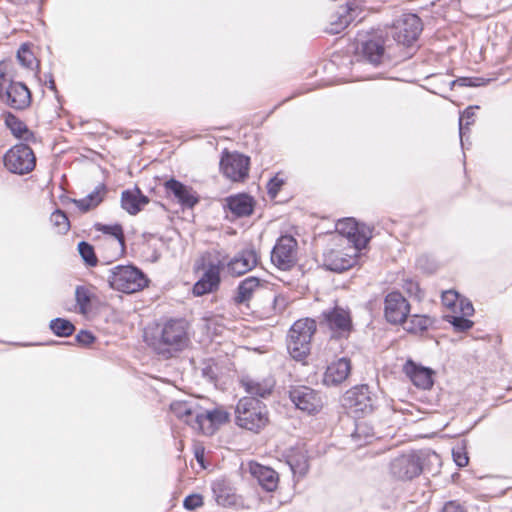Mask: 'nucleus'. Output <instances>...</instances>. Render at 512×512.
Segmentation results:
<instances>
[{
	"mask_svg": "<svg viewBox=\"0 0 512 512\" xmlns=\"http://www.w3.org/2000/svg\"><path fill=\"white\" fill-rule=\"evenodd\" d=\"M189 344L188 327L184 320L170 319L158 326L153 346L165 358L184 350Z\"/></svg>",
	"mask_w": 512,
	"mask_h": 512,
	"instance_id": "nucleus-1",
	"label": "nucleus"
},
{
	"mask_svg": "<svg viewBox=\"0 0 512 512\" xmlns=\"http://www.w3.org/2000/svg\"><path fill=\"white\" fill-rule=\"evenodd\" d=\"M107 281L112 289L127 294L138 292L148 285L144 273L133 265H117L111 268Z\"/></svg>",
	"mask_w": 512,
	"mask_h": 512,
	"instance_id": "nucleus-2",
	"label": "nucleus"
},
{
	"mask_svg": "<svg viewBox=\"0 0 512 512\" xmlns=\"http://www.w3.org/2000/svg\"><path fill=\"white\" fill-rule=\"evenodd\" d=\"M236 423L244 429L259 432L268 423L266 406L256 398L243 397L236 406Z\"/></svg>",
	"mask_w": 512,
	"mask_h": 512,
	"instance_id": "nucleus-3",
	"label": "nucleus"
},
{
	"mask_svg": "<svg viewBox=\"0 0 512 512\" xmlns=\"http://www.w3.org/2000/svg\"><path fill=\"white\" fill-rule=\"evenodd\" d=\"M337 238L339 246H343L346 241L349 246L363 249L371 238V230L364 224H359L353 218L338 220L336 223Z\"/></svg>",
	"mask_w": 512,
	"mask_h": 512,
	"instance_id": "nucleus-4",
	"label": "nucleus"
},
{
	"mask_svg": "<svg viewBox=\"0 0 512 512\" xmlns=\"http://www.w3.org/2000/svg\"><path fill=\"white\" fill-rule=\"evenodd\" d=\"M4 164L10 172L23 175L34 169L36 158L28 145L18 144L5 154Z\"/></svg>",
	"mask_w": 512,
	"mask_h": 512,
	"instance_id": "nucleus-5",
	"label": "nucleus"
},
{
	"mask_svg": "<svg viewBox=\"0 0 512 512\" xmlns=\"http://www.w3.org/2000/svg\"><path fill=\"white\" fill-rule=\"evenodd\" d=\"M423 459L420 454L410 452L394 458L389 465L392 477L397 480H411L421 474Z\"/></svg>",
	"mask_w": 512,
	"mask_h": 512,
	"instance_id": "nucleus-6",
	"label": "nucleus"
},
{
	"mask_svg": "<svg viewBox=\"0 0 512 512\" xmlns=\"http://www.w3.org/2000/svg\"><path fill=\"white\" fill-rule=\"evenodd\" d=\"M360 250L352 246L327 249L323 253V266L334 272L347 270L356 263Z\"/></svg>",
	"mask_w": 512,
	"mask_h": 512,
	"instance_id": "nucleus-7",
	"label": "nucleus"
},
{
	"mask_svg": "<svg viewBox=\"0 0 512 512\" xmlns=\"http://www.w3.org/2000/svg\"><path fill=\"white\" fill-rule=\"evenodd\" d=\"M343 406L355 417L369 414L373 411V400L367 385L349 389L343 397Z\"/></svg>",
	"mask_w": 512,
	"mask_h": 512,
	"instance_id": "nucleus-8",
	"label": "nucleus"
},
{
	"mask_svg": "<svg viewBox=\"0 0 512 512\" xmlns=\"http://www.w3.org/2000/svg\"><path fill=\"white\" fill-rule=\"evenodd\" d=\"M421 31V19L415 14H406L394 23L392 36L399 44L411 46L418 39Z\"/></svg>",
	"mask_w": 512,
	"mask_h": 512,
	"instance_id": "nucleus-9",
	"label": "nucleus"
},
{
	"mask_svg": "<svg viewBox=\"0 0 512 512\" xmlns=\"http://www.w3.org/2000/svg\"><path fill=\"white\" fill-rule=\"evenodd\" d=\"M271 261L282 270L290 269L297 261V241L289 235L281 236L275 244Z\"/></svg>",
	"mask_w": 512,
	"mask_h": 512,
	"instance_id": "nucleus-10",
	"label": "nucleus"
},
{
	"mask_svg": "<svg viewBox=\"0 0 512 512\" xmlns=\"http://www.w3.org/2000/svg\"><path fill=\"white\" fill-rule=\"evenodd\" d=\"M250 159L239 153L226 152L220 161L223 174L234 182L244 181L248 177Z\"/></svg>",
	"mask_w": 512,
	"mask_h": 512,
	"instance_id": "nucleus-11",
	"label": "nucleus"
},
{
	"mask_svg": "<svg viewBox=\"0 0 512 512\" xmlns=\"http://www.w3.org/2000/svg\"><path fill=\"white\" fill-rule=\"evenodd\" d=\"M229 421V413L223 407L204 409L199 406L196 428L203 434L212 435L221 425Z\"/></svg>",
	"mask_w": 512,
	"mask_h": 512,
	"instance_id": "nucleus-12",
	"label": "nucleus"
},
{
	"mask_svg": "<svg viewBox=\"0 0 512 512\" xmlns=\"http://www.w3.org/2000/svg\"><path fill=\"white\" fill-rule=\"evenodd\" d=\"M410 305L406 298L397 291L387 294L384 300V316L391 324H402L408 317Z\"/></svg>",
	"mask_w": 512,
	"mask_h": 512,
	"instance_id": "nucleus-13",
	"label": "nucleus"
},
{
	"mask_svg": "<svg viewBox=\"0 0 512 512\" xmlns=\"http://www.w3.org/2000/svg\"><path fill=\"white\" fill-rule=\"evenodd\" d=\"M289 397L299 410L309 414L316 413L323 407L321 395L306 386L292 388Z\"/></svg>",
	"mask_w": 512,
	"mask_h": 512,
	"instance_id": "nucleus-14",
	"label": "nucleus"
},
{
	"mask_svg": "<svg viewBox=\"0 0 512 512\" xmlns=\"http://www.w3.org/2000/svg\"><path fill=\"white\" fill-rule=\"evenodd\" d=\"M0 100L13 109L24 110L31 104V93L22 82H11L6 85V89L0 95Z\"/></svg>",
	"mask_w": 512,
	"mask_h": 512,
	"instance_id": "nucleus-15",
	"label": "nucleus"
},
{
	"mask_svg": "<svg viewBox=\"0 0 512 512\" xmlns=\"http://www.w3.org/2000/svg\"><path fill=\"white\" fill-rule=\"evenodd\" d=\"M323 321L337 336H347L352 329L350 312L340 307L322 313Z\"/></svg>",
	"mask_w": 512,
	"mask_h": 512,
	"instance_id": "nucleus-16",
	"label": "nucleus"
},
{
	"mask_svg": "<svg viewBox=\"0 0 512 512\" xmlns=\"http://www.w3.org/2000/svg\"><path fill=\"white\" fill-rule=\"evenodd\" d=\"M258 262L259 257L254 249H244L228 262L227 270L233 276H241L256 267Z\"/></svg>",
	"mask_w": 512,
	"mask_h": 512,
	"instance_id": "nucleus-17",
	"label": "nucleus"
},
{
	"mask_svg": "<svg viewBox=\"0 0 512 512\" xmlns=\"http://www.w3.org/2000/svg\"><path fill=\"white\" fill-rule=\"evenodd\" d=\"M221 262L209 263L203 276L195 283L193 293L196 296L213 292L220 284Z\"/></svg>",
	"mask_w": 512,
	"mask_h": 512,
	"instance_id": "nucleus-18",
	"label": "nucleus"
},
{
	"mask_svg": "<svg viewBox=\"0 0 512 512\" xmlns=\"http://www.w3.org/2000/svg\"><path fill=\"white\" fill-rule=\"evenodd\" d=\"M403 371L416 387L426 390L433 386L435 372L432 369L408 360L403 366Z\"/></svg>",
	"mask_w": 512,
	"mask_h": 512,
	"instance_id": "nucleus-19",
	"label": "nucleus"
},
{
	"mask_svg": "<svg viewBox=\"0 0 512 512\" xmlns=\"http://www.w3.org/2000/svg\"><path fill=\"white\" fill-rule=\"evenodd\" d=\"M265 284L266 281L254 276L243 279L239 283L233 297L234 303L236 305L247 304L253 298L254 294L264 287Z\"/></svg>",
	"mask_w": 512,
	"mask_h": 512,
	"instance_id": "nucleus-20",
	"label": "nucleus"
},
{
	"mask_svg": "<svg viewBox=\"0 0 512 512\" xmlns=\"http://www.w3.org/2000/svg\"><path fill=\"white\" fill-rule=\"evenodd\" d=\"M351 371V363L347 358H341L331 363L325 373L323 382L327 386H336L347 379Z\"/></svg>",
	"mask_w": 512,
	"mask_h": 512,
	"instance_id": "nucleus-21",
	"label": "nucleus"
},
{
	"mask_svg": "<svg viewBox=\"0 0 512 512\" xmlns=\"http://www.w3.org/2000/svg\"><path fill=\"white\" fill-rule=\"evenodd\" d=\"M254 200L247 194H237L225 199V208L236 218L246 217L254 210Z\"/></svg>",
	"mask_w": 512,
	"mask_h": 512,
	"instance_id": "nucleus-22",
	"label": "nucleus"
},
{
	"mask_svg": "<svg viewBox=\"0 0 512 512\" xmlns=\"http://www.w3.org/2000/svg\"><path fill=\"white\" fill-rule=\"evenodd\" d=\"M199 406L194 401H174L170 410L175 417L195 429Z\"/></svg>",
	"mask_w": 512,
	"mask_h": 512,
	"instance_id": "nucleus-23",
	"label": "nucleus"
},
{
	"mask_svg": "<svg viewBox=\"0 0 512 512\" xmlns=\"http://www.w3.org/2000/svg\"><path fill=\"white\" fill-rule=\"evenodd\" d=\"M249 467L251 475L266 491L271 492L277 488L279 478L276 471L258 463H250Z\"/></svg>",
	"mask_w": 512,
	"mask_h": 512,
	"instance_id": "nucleus-24",
	"label": "nucleus"
},
{
	"mask_svg": "<svg viewBox=\"0 0 512 512\" xmlns=\"http://www.w3.org/2000/svg\"><path fill=\"white\" fill-rule=\"evenodd\" d=\"M165 188L168 193L173 194L186 207L192 208L198 202L193 190L175 179L166 181Z\"/></svg>",
	"mask_w": 512,
	"mask_h": 512,
	"instance_id": "nucleus-25",
	"label": "nucleus"
},
{
	"mask_svg": "<svg viewBox=\"0 0 512 512\" xmlns=\"http://www.w3.org/2000/svg\"><path fill=\"white\" fill-rule=\"evenodd\" d=\"M149 199L143 195L140 189L126 190L122 192L121 205L131 215L139 213L143 206L148 204Z\"/></svg>",
	"mask_w": 512,
	"mask_h": 512,
	"instance_id": "nucleus-26",
	"label": "nucleus"
},
{
	"mask_svg": "<svg viewBox=\"0 0 512 512\" xmlns=\"http://www.w3.org/2000/svg\"><path fill=\"white\" fill-rule=\"evenodd\" d=\"M96 230L103 232L107 236L105 241L113 246L115 254L120 255L125 248L124 233L121 225H103L96 224Z\"/></svg>",
	"mask_w": 512,
	"mask_h": 512,
	"instance_id": "nucleus-27",
	"label": "nucleus"
},
{
	"mask_svg": "<svg viewBox=\"0 0 512 512\" xmlns=\"http://www.w3.org/2000/svg\"><path fill=\"white\" fill-rule=\"evenodd\" d=\"M241 384L251 397L255 398L258 396L264 398L272 393L275 381L272 378L255 380L245 377L241 380Z\"/></svg>",
	"mask_w": 512,
	"mask_h": 512,
	"instance_id": "nucleus-28",
	"label": "nucleus"
},
{
	"mask_svg": "<svg viewBox=\"0 0 512 512\" xmlns=\"http://www.w3.org/2000/svg\"><path fill=\"white\" fill-rule=\"evenodd\" d=\"M316 332V322L311 318L299 319L291 326L288 336L298 341L311 344V339Z\"/></svg>",
	"mask_w": 512,
	"mask_h": 512,
	"instance_id": "nucleus-29",
	"label": "nucleus"
},
{
	"mask_svg": "<svg viewBox=\"0 0 512 512\" xmlns=\"http://www.w3.org/2000/svg\"><path fill=\"white\" fill-rule=\"evenodd\" d=\"M364 58L373 65H379L384 56V47L381 39H370L361 45Z\"/></svg>",
	"mask_w": 512,
	"mask_h": 512,
	"instance_id": "nucleus-30",
	"label": "nucleus"
},
{
	"mask_svg": "<svg viewBox=\"0 0 512 512\" xmlns=\"http://www.w3.org/2000/svg\"><path fill=\"white\" fill-rule=\"evenodd\" d=\"M104 195V187H97L85 198L79 200L74 199L72 201L81 212H88L89 210L97 207L103 201Z\"/></svg>",
	"mask_w": 512,
	"mask_h": 512,
	"instance_id": "nucleus-31",
	"label": "nucleus"
},
{
	"mask_svg": "<svg viewBox=\"0 0 512 512\" xmlns=\"http://www.w3.org/2000/svg\"><path fill=\"white\" fill-rule=\"evenodd\" d=\"M433 321L430 317L425 315L414 314L409 318L407 317L404 322H402L403 327L406 331L410 333H421L428 329L431 326Z\"/></svg>",
	"mask_w": 512,
	"mask_h": 512,
	"instance_id": "nucleus-32",
	"label": "nucleus"
},
{
	"mask_svg": "<svg viewBox=\"0 0 512 512\" xmlns=\"http://www.w3.org/2000/svg\"><path fill=\"white\" fill-rule=\"evenodd\" d=\"M93 292L91 288L87 286H77L75 289V300L78 312L82 315H86L91 310V301L93 298Z\"/></svg>",
	"mask_w": 512,
	"mask_h": 512,
	"instance_id": "nucleus-33",
	"label": "nucleus"
},
{
	"mask_svg": "<svg viewBox=\"0 0 512 512\" xmlns=\"http://www.w3.org/2000/svg\"><path fill=\"white\" fill-rule=\"evenodd\" d=\"M287 349L291 357L297 361L304 360L310 353L311 344L307 342H300L288 336Z\"/></svg>",
	"mask_w": 512,
	"mask_h": 512,
	"instance_id": "nucleus-34",
	"label": "nucleus"
},
{
	"mask_svg": "<svg viewBox=\"0 0 512 512\" xmlns=\"http://www.w3.org/2000/svg\"><path fill=\"white\" fill-rule=\"evenodd\" d=\"M5 123L11 130L12 134L17 138L27 140L30 136H32V133L29 131L27 126L11 113L6 115Z\"/></svg>",
	"mask_w": 512,
	"mask_h": 512,
	"instance_id": "nucleus-35",
	"label": "nucleus"
},
{
	"mask_svg": "<svg viewBox=\"0 0 512 512\" xmlns=\"http://www.w3.org/2000/svg\"><path fill=\"white\" fill-rule=\"evenodd\" d=\"M16 77L17 74L14 63L11 60L0 61V95L3 94L6 85L15 82L14 79Z\"/></svg>",
	"mask_w": 512,
	"mask_h": 512,
	"instance_id": "nucleus-36",
	"label": "nucleus"
},
{
	"mask_svg": "<svg viewBox=\"0 0 512 512\" xmlns=\"http://www.w3.org/2000/svg\"><path fill=\"white\" fill-rule=\"evenodd\" d=\"M50 328L57 336L60 337L70 336L75 330L74 325L70 321L62 318L52 320L50 322Z\"/></svg>",
	"mask_w": 512,
	"mask_h": 512,
	"instance_id": "nucleus-37",
	"label": "nucleus"
},
{
	"mask_svg": "<svg viewBox=\"0 0 512 512\" xmlns=\"http://www.w3.org/2000/svg\"><path fill=\"white\" fill-rule=\"evenodd\" d=\"M467 316L463 315H456L454 314H447L444 316L445 320L453 325L456 331L462 332L466 331L473 326V322L466 318Z\"/></svg>",
	"mask_w": 512,
	"mask_h": 512,
	"instance_id": "nucleus-38",
	"label": "nucleus"
},
{
	"mask_svg": "<svg viewBox=\"0 0 512 512\" xmlns=\"http://www.w3.org/2000/svg\"><path fill=\"white\" fill-rule=\"evenodd\" d=\"M287 462L294 474L304 475L308 470V461L304 455H291Z\"/></svg>",
	"mask_w": 512,
	"mask_h": 512,
	"instance_id": "nucleus-39",
	"label": "nucleus"
},
{
	"mask_svg": "<svg viewBox=\"0 0 512 512\" xmlns=\"http://www.w3.org/2000/svg\"><path fill=\"white\" fill-rule=\"evenodd\" d=\"M50 221L59 233H66L70 228L68 217L61 210L54 211L50 216Z\"/></svg>",
	"mask_w": 512,
	"mask_h": 512,
	"instance_id": "nucleus-40",
	"label": "nucleus"
},
{
	"mask_svg": "<svg viewBox=\"0 0 512 512\" xmlns=\"http://www.w3.org/2000/svg\"><path fill=\"white\" fill-rule=\"evenodd\" d=\"M78 251L87 265L96 266L97 257L95 256L94 248L90 244L84 241L80 242L78 244Z\"/></svg>",
	"mask_w": 512,
	"mask_h": 512,
	"instance_id": "nucleus-41",
	"label": "nucleus"
},
{
	"mask_svg": "<svg viewBox=\"0 0 512 512\" xmlns=\"http://www.w3.org/2000/svg\"><path fill=\"white\" fill-rule=\"evenodd\" d=\"M17 59L20 64L25 68H33L36 63V58L32 51L26 46L22 45L17 52Z\"/></svg>",
	"mask_w": 512,
	"mask_h": 512,
	"instance_id": "nucleus-42",
	"label": "nucleus"
},
{
	"mask_svg": "<svg viewBox=\"0 0 512 512\" xmlns=\"http://www.w3.org/2000/svg\"><path fill=\"white\" fill-rule=\"evenodd\" d=\"M474 107H468L464 110V112L461 114L459 119V133L460 137L462 138L464 134V130L468 129V127L473 124L474 122Z\"/></svg>",
	"mask_w": 512,
	"mask_h": 512,
	"instance_id": "nucleus-43",
	"label": "nucleus"
},
{
	"mask_svg": "<svg viewBox=\"0 0 512 512\" xmlns=\"http://www.w3.org/2000/svg\"><path fill=\"white\" fill-rule=\"evenodd\" d=\"M459 294L454 290H448L442 293V303L453 310V313H456Z\"/></svg>",
	"mask_w": 512,
	"mask_h": 512,
	"instance_id": "nucleus-44",
	"label": "nucleus"
},
{
	"mask_svg": "<svg viewBox=\"0 0 512 512\" xmlns=\"http://www.w3.org/2000/svg\"><path fill=\"white\" fill-rule=\"evenodd\" d=\"M350 21L351 17L348 14H340L338 21L331 23L330 32L335 34L339 33L349 25Z\"/></svg>",
	"mask_w": 512,
	"mask_h": 512,
	"instance_id": "nucleus-45",
	"label": "nucleus"
},
{
	"mask_svg": "<svg viewBox=\"0 0 512 512\" xmlns=\"http://www.w3.org/2000/svg\"><path fill=\"white\" fill-rule=\"evenodd\" d=\"M372 436H373V433L368 431V428L364 422H360V423L356 424L355 431L352 434V437L355 440H358L361 437H364L366 443L368 442L369 438H371Z\"/></svg>",
	"mask_w": 512,
	"mask_h": 512,
	"instance_id": "nucleus-46",
	"label": "nucleus"
},
{
	"mask_svg": "<svg viewBox=\"0 0 512 512\" xmlns=\"http://www.w3.org/2000/svg\"><path fill=\"white\" fill-rule=\"evenodd\" d=\"M284 184V180L280 178L278 175L270 179L267 185L268 194L275 198L280 191L282 185Z\"/></svg>",
	"mask_w": 512,
	"mask_h": 512,
	"instance_id": "nucleus-47",
	"label": "nucleus"
},
{
	"mask_svg": "<svg viewBox=\"0 0 512 512\" xmlns=\"http://www.w3.org/2000/svg\"><path fill=\"white\" fill-rule=\"evenodd\" d=\"M203 505V498L199 494H192L184 499V507L188 510H195Z\"/></svg>",
	"mask_w": 512,
	"mask_h": 512,
	"instance_id": "nucleus-48",
	"label": "nucleus"
},
{
	"mask_svg": "<svg viewBox=\"0 0 512 512\" xmlns=\"http://www.w3.org/2000/svg\"><path fill=\"white\" fill-rule=\"evenodd\" d=\"M288 303V299L284 295L279 294L274 298L273 309L276 313H282L287 308Z\"/></svg>",
	"mask_w": 512,
	"mask_h": 512,
	"instance_id": "nucleus-49",
	"label": "nucleus"
},
{
	"mask_svg": "<svg viewBox=\"0 0 512 512\" xmlns=\"http://www.w3.org/2000/svg\"><path fill=\"white\" fill-rule=\"evenodd\" d=\"M457 307H459V313L463 316H471L474 313L473 305L468 300L459 298Z\"/></svg>",
	"mask_w": 512,
	"mask_h": 512,
	"instance_id": "nucleus-50",
	"label": "nucleus"
},
{
	"mask_svg": "<svg viewBox=\"0 0 512 512\" xmlns=\"http://www.w3.org/2000/svg\"><path fill=\"white\" fill-rule=\"evenodd\" d=\"M95 340V337L92 335V333L86 331V330H81L77 335H76V341L84 346H88L90 344H92Z\"/></svg>",
	"mask_w": 512,
	"mask_h": 512,
	"instance_id": "nucleus-51",
	"label": "nucleus"
},
{
	"mask_svg": "<svg viewBox=\"0 0 512 512\" xmlns=\"http://www.w3.org/2000/svg\"><path fill=\"white\" fill-rule=\"evenodd\" d=\"M453 458L459 467H464L469 462L468 456L461 451H453Z\"/></svg>",
	"mask_w": 512,
	"mask_h": 512,
	"instance_id": "nucleus-52",
	"label": "nucleus"
},
{
	"mask_svg": "<svg viewBox=\"0 0 512 512\" xmlns=\"http://www.w3.org/2000/svg\"><path fill=\"white\" fill-rule=\"evenodd\" d=\"M441 512H463V509L458 503L450 501L444 505Z\"/></svg>",
	"mask_w": 512,
	"mask_h": 512,
	"instance_id": "nucleus-53",
	"label": "nucleus"
},
{
	"mask_svg": "<svg viewBox=\"0 0 512 512\" xmlns=\"http://www.w3.org/2000/svg\"><path fill=\"white\" fill-rule=\"evenodd\" d=\"M453 83L454 84H458L460 86H478L479 85L473 79L465 78V77L464 78H459L456 81H454Z\"/></svg>",
	"mask_w": 512,
	"mask_h": 512,
	"instance_id": "nucleus-54",
	"label": "nucleus"
},
{
	"mask_svg": "<svg viewBox=\"0 0 512 512\" xmlns=\"http://www.w3.org/2000/svg\"><path fill=\"white\" fill-rule=\"evenodd\" d=\"M195 456H196L197 460H198L200 463H202V461H203V460H202V457H203V450H201V451H200V450H198V449H197V450H196V452H195Z\"/></svg>",
	"mask_w": 512,
	"mask_h": 512,
	"instance_id": "nucleus-55",
	"label": "nucleus"
},
{
	"mask_svg": "<svg viewBox=\"0 0 512 512\" xmlns=\"http://www.w3.org/2000/svg\"><path fill=\"white\" fill-rule=\"evenodd\" d=\"M49 87H50L52 90H54V89H55V83H54V81H53V80H51V81L49 82Z\"/></svg>",
	"mask_w": 512,
	"mask_h": 512,
	"instance_id": "nucleus-56",
	"label": "nucleus"
}]
</instances>
